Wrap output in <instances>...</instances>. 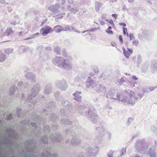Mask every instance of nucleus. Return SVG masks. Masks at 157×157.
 I'll return each instance as SVG.
<instances>
[{
	"label": "nucleus",
	"instance_id": "55",
	"mask_svg": "<svg viewBox=\"0 0 157 157\" xmlns=\"http://www.w3.org/2000/svg\"><path fill=\"white\" fill-rule=\"evenodd\" d=\"M113 152L110 151L108 155V156L109 157H113Z\"/></svg>",
	"mask_w": 157,
	"mask_h": 157
},
{
	"label": "nucleus",
	"instance_id": "2",
	"mask_svg": "<svg viewBox=\"0 0 157 157\" xmlns=\"http://www.w3.org/2000/svg\"><path fill=\"white\" fill-rule=\"evenodd\" d=\"M40 86L38 83H36L31 89V93L29 95L27 100H24V95H22V99L21 101V103L24 102L25 107H33L35 103H36L35 97L40 91Z\"/></svg>",
	"mask_w": 157,
	"mask_h": 157
},
{
	"label": "nucleus",
	"instance_id": "63",
	"mask_svg": "<svg viewBox=\"0 0 157 157\" xmlns=\"http://www.w3.org/2000/svg\"><path fill=\"white\" fill-rule=\"evenodd\" d=\"M20 123L22 125H24L26 124L25 121V120H23L21 121L20 122Z\"/></svg>",
	"mask_w": 157,
	"mask_h": 157
},
{
	"label": "nucleus",
	"instance_id": "50",
	"mask_svg": "<svg viewBox=\"0 0 157 157\" xmlns=\"http://www.w3.org/2000/svg\"><path fill=\"white\" fill-rule=\"evenodd\" d=\"M101 17L102 19L105 20V21H108V20L106 19V17L104 14L102 15L101 16Z\"/></svg>",
	"mask_w": 157,
	"mask_h": 157
},
{
	"label": "nucleus",
	"instance_id": "4",
	"mask_svg": "<svg viewBox=\"0 0 157 157\" xmlns=\"http://www.w3.org/2000/svg\"><path fill=\"white\" fill-rule=\"evenodd\" d=\"M28 86V83H26L23 85V82L22 81L19 82L18 83V86L16 87V90H18L19 91L20 90H24V88H26ZM15 86V85H13L10 89L9 93V96L13 95L14 93L16 90Z\"/></svg>",
	"mask_w": 157,
	"mask_h": 157
},
{
	"label": "nucleus",
	"instance_id": "36",
	"mask_svg": "<svg viewBox=\"0 0 157 157\" xmlns=\"http://www.w3.org/2000/svg\"><path fill=\"white\" fill-rule=\"evenodd\" d=\"M62 54L63 56L67 57H68V53L66 52V50L65 49L63 50Z\"/></svg>",
	"mask_w": 157,
	"mask_h": 157
},
{
	"label": "nucleus",
	"instance_id": "58",
	"mask_svg": "<svg viewBox=\"0 0 157 157\" xmlns=\"http://www.w3.org/2000/svg\"><path fill=\"white\" fill-rule=\"evenodd\" d=\"M31 124L32 127H34L35 128H36L37 127V125L36 123H31Z\"/></svg>",
	"mask_w": 157,
	"mask_h": 157
},
{
	"label": "nucleus",
	"instance_id": "51",
	"mask_svg": "<svg viewBox=\"0 0 157 157\" xmlns=\"http://www.w3.org/2000/svg\"><path fill=\"white\" fill-rule=\"evenodd\" d=\"M30 50V48L29 47H26L24 48L23 50V52H25L26 51H29Z\"/></svg>",
	"mask_w": 157,
	"mask_h": 157
},
{
	"label": "nucleus",
	"instance_id": "13",
	"mask_svg": "<svg viewBox=\"0 0 157 157\" xmlns=\"http://www.w3.org/2000/svg\"><path fill=\"white\" fill-rule=\"evenodd\" d=\"M52 91V88L51 85L49 84H47L44 89V93L46 94H49L51 93Z\"/></svg>",
	"mask_w": 157,
	"mask_h": 157
},
{
	"label": "nucleus",
	"instance_id": "10",
	"mask_svg": "<svg viewBox=\"0 0 157 157\" xmlns=\"http://www.w3.org/2000/svg\"><path fill=\"white\" fill-rule=\"evenodd\" d=\"M53 30L51 28L48 26H46L42 28L40 30V32H42V34L43 36H46L49 32H52Z\"/></svg>",
	"mask_w": 157,
	"mask_h": 157
},
{
	"label": "nucleus",
	"instance_id": "14",
	"mask_svg": "<svg viewBox=\"0 0 157 157\" xmlns=\"http://www.w3.org/2000/svg\"><path fill=\"white\" fill-rule=\"evenodd\" d=\"M49 53L45 52L43 51L42 52H40L39 54L40 57L42 60H46L48 58Z\"/></svg>",
	"mask_w": 157,
	"mask_h": 157
},
{
	"label": "nucleus",
	"instance_id": "40",
	"mask_svg": "<svg viewBox=\"0 0 157 157\" xmlns=\"http://www.w3.org/2000/svg\"><path fill=\"white\" fill-rule=\"evenodd\" d=\"M139 43V41L137 40H135L132 42V44L136 46H138Z\"/></svg>",
	"mask_w": 157,
	"mask_h": 157
},
{
	"label": "nucleus",
	"instance_id": "44",
	"mask_svg": "<svg viewBox=\"0 0 157 157\" xmlns=\"http://www.w3.org/2000/svg\"><path fill=\"white\" fill-rule=\"evenodd\" d=\"M105 32L106 33H108V34H113V32L111 30H109L108 29H107Z\"/></svg>",
	"mask_w": 157,
	"mask_h": 157
},
{
	"label": "nucleus",
	"instance_id": "64",
	"mask_svg": "<svg viewBox=\"0 0 157 157\" xmlns=\"http://www.w3.org/2000/svg\"><path fill=\"white\" fill-rule=\"evenodd\" d=\"M132 78L133 80H136L138 79V78L135 75L132 76Z\"/></svg>",
	"mask_w": 157,
	"mask_h": 157
},
{
	"label": "nucleus",
	"instance_id": "26",
	"mask_svg": "<svg viewBox=\"0 0 157 157\" xmlns=\"http://www.w3.org/2000/svg\"><path fill=\"white\" fill-rule=\"evenodd\" d=\"M54 51L55 53L58 54L60 55L61 54V49L60 47L58 46H57L54 49Z\"/></svg>",
	"mask_w": 157,
	"mask_h": 157
},
{
	"label": "nucleus",
	"instance_id": "43",
	"mask_svg": "<svg viewBox=\"0 0 157 157\" xmlns=\"http://www.w3.org/2000/svg\"><path fill=\"white\" fill-rule=\"evenodd\" d=\"M45 49L47 51H50L52 50V48L50 46L45 47Z\"/></svg>",
	"mask_w": 157,
	"mask_h": 157
},
{
	"label": "nucleus",
	"instance_id": "59",
	"mask_svg": "<svg viewBox=\"0 0 157 157\" xmlns=\"http://www.w3.org/2000/svg\"><path fill=\"white\" fill-rule=\"evenodd\" d=\"M27 32L25 33H24V32H20L19 33L18 35L19 36H21L22 35V33H24V35H25V34H27Z\"/></svg>",
	"mask_w": 157,
	"mask_h": 157
},
{
	"label": "nucleus",
	"instance_id": "39",
	"mask_svg": "<svg viewBox=\"0 0 157 157\" xmlns=\"http://www.w3.org/2000/svg\"><path fill=\"white\" fill-rule=\"evenodd\" d=\"M6 119L7 120L9 121L12 119V116L11 113H10L7 115Z\"/></svg>",
	"mask_w": 157,
	"mask_h": 157
},
{
	"label": "nucleus",
	"instance_id": "38",
	"mask_svg": "<svg viewBox=\"0 0 157 157\" xmlns=\"http://www.w3.org/2000/svg\"><path fill=\"white\" fill-rule=\"evenodd\" d=\"M44 47L42 45H39L37 47V48L38 50L40 52H42L43 51H42V50L43 49Z\"/></svg>",
	"mask_w": 157,
	"mask_h": 157
},
{
	"label": "nucleus",
	"instance_id": "27",
	"mask_svg": "<svg viewBox=\"0 0 157 157\" xmlns=\"http://www.w3.org/2000/svg\"><path fill=\"white\" fill-rule=\"evenodd\" d=\"M137 62V66L139 67H140V65L142 62V57L141 55H139L138 56Z\"/></svg>",
	"mask_w": 157,
	"mask_h": 157
},
{
	"label": "nucleus",
	"instance_id": "49",
	"mask_svg": "<svg viewBox=\"0 0 157 157\" xmlns=\"http://www.w3.org/2000/svg\"><path fill=\"white\" fill-rule=\"evenodd\" d=\"M119 39L120 42V43L121 44H122L123 43V39L122 36L121 35H120L119 36Z\"/></svg>",
	"mask_w": 157,
	"mask_h": 157
},
{
	"label": "nucleus",
	"instance_id": "57",
	"mask_svg": "<svg viewBox=\"0 0 157 157\" xmlns=\"http://www.w3.org/2000/svg\"><path fill=\"white\" fill-rule=\"evenodd\" d=\"M90 32V29H88V30H84V31H82V33H85L86 32H87V33L86 34V35H87V33H89Z\"/></svg>",
	"mask_w": 157,
	"mask_h": 157
},
{
	"label": "nucleus",
	"instance_id": "56",
	"mask_svg": "<svg viewBox=\"0 0 157 157\" xmlns=\"http://www.w3.org/2000/svg\"><path fill=\"white\" fill-rule=\"evenodd\" d=\"M128 51V52L129 53V54H132L133 53L132 50L131 48H127Z\"/></svg>",
	"mask_w": 157,
	"mask_h": 157
},
{
	"label": "nucleus",
	"instance_id": "53",
	"mask_svg": "<svg viewBox=\"0 0 157 157\" xmlns=\"http://www.w3.org/2000/svg\"><path fill=\"white\" fill-rule=\"evenodd\" d=\"M108 23H109L112 26L114 25V23H113V21L112 20L110 19L108 20V21H107Z\"/></svg>",
	"mask_w": 157,
	"mask_h": 157
},
{
	"label": "nucleus",
	"instance_id": "60",
	"mask_svg": "<svg viewBox=\"0 0 157 157\" xmlns=\"http://www.w3.org/2000/svg\"><path fill=\"white\" fill-rule=\"evenodd\" d=\"M119 25L121 26H123L124 27H125L126 26V24L124 22H122L121 23H119Z\"/></svg>",
	"mask_w": 157,
	"mask_h": 157
},
{
	"label": "nucleus",
	"instance_id": "25",
	"mask_svg": "<svg viewBox=\"0 0 157 157\" xmlns=\"http://www.w3.org/2000/svg\"><path fill=\"white\" fill-rule=\"evenodd\" d=\"M46 108H54L55 107V103L51 102L48 104H46L45 105Z\"/></svg>",
	"mask_w": 157,
	"mask_h": 157
},
{
	"label": "nucleus",
	"instance_id": "8",
	"mask_svg": "<svg viewBox=\"0 0 157 157\" xmlns=\"http://www.w3.org/2000/svg\"><path fill=\"white\" fill-rule=\"evenodd\" d=\"M129 96L130 99L128 100V103L132 105L134 104L135 102L138 101V98L134 95L129 94L128 95Z\"/></svg>",
	"mask_w": 157,
	"mask_h": 157
},
{
	"label": "nucleus",
	"instance_id": "45",
	"mask_svg": "<svg viewBox=\"0 0 157 157\" xmlns=\"http://www.w3.org/2000/svg\"><path fill=\"white\" fill-rule=\"evenodd\" d=\"M39 33H36L31 35V38H33L36 36H39Z\"/></svg>",
	"mask_w": 157,
	"mask_h": 157
},
{
	"label": "nucleus",
	"instance_id": "42",
	"mask_svg": "<svg viewBox=\"0 0 157 157\" xmlns=\"http://www.w3.org/2000/svg\"><path fill=\"white\" fill-rule=\"evenodd\" d=\"M124 56L127 58H129V56H130V54L128 52V51H126V52H125V54L123 53Z\"/></svg>",
	"mask_w": 157,
	"mask_h": 157
},
{
	"label": "nucleus",
	"instance_id": "15",
	"mask_svg": "<svg viewBox=\"0 0 157 157\" xmlns=\"http://www.w3.org/2000/svg\"><path fill=\"white\" fill-rule=\"evenodd\" d=\"M25 77L31 80L32 82H34L35 81V75L32 73L28 72L25 75Z\"/></svg>",
	"mask_w": 157,
	"mask_h": 157
},
{
	"label": "nucleus",
	"instance_id": "29",
	"mask_svg": "<svg viewBox=\"0 0 157 157\" xmlns=\"http://www.w3.org/2000/svg\"><path fill=\"white\" fill-rule=\"evenodd\" d=\"M50 118L52 121L55 122L56 121L57 117L56 114L52 113L50 115Z\"/></svg>",
	"mask_w": 157,
	"mask_h": 157
},
{
	"label": "nucleus",
	"instance_id": "24",
	"mask_svg": "<svg viewBox=\"0 0 157 157\" xmlns=\"http://www.w3.org/2000/svg\"><path fill=\"white\" fill-rule=\"evenodd\" d=\"M79 11V9L78 7H74L70 9V13H73L75 14L77 13Z\"/></svg>",
	"mask_w": 157,
	"mask_h": 157
},
{
	"label": "nucleus",
	"instance_id": "33",
	"mask_svg": "<svg viewBox=\"0 0 157 157\" xmlns=\"http://www.w3.org/2000/svg\"><path fill=\"white\" fill-rule=\"evenodd\" d=\"M62 104L63 105V107H67L68 105L69 102L65 100L64 99L62 100L61 101Z\"/></svg>",
	"mask_w": 157,
	"mask_h": 157
},
{
	"label": "nucleus",
	"instance_id": "54",
	"mask_svg": "<svg viewBox=\"0 0 157 157\" xmlns=\"http://www.w3.org/2000/svg\"><path fill=\"white\" fill-rule=\"evenodd\" d=\"M47 21V19L44 20L42 21V22H41L40 26H43V25L44 24H45V23H46V22Z\"/></svg>",
	"mask_w": 157,
	"mask_h": 157
},
{
	"label": "nucleus",
	"instance_id": "11",
	"mask_svg": "<svg viewBox=\"0 0 157 157\" xmlns=\"http://www.w3.org/2000/svg\"><path fill=\"white\" fill-rule=\"evenodd\" d=\"M151 70L152 73L157 71V60H154L151 61Z\"/></svg>",
	"mask_w": 157,
	"mask_h": 157
},
{
	"label": "nucleus",
	"instance_id": "28",
	"mask_svg": "<svg viewBox=\"0 0 157 157\" xmlns=\"http://www.w3.org/2000/svg\"><path fill=\"white\" fill-rule=\"evenodd\" d=\"M60 28H61V26H60L57 25L54 27V30L56 32L59 33L61 32Z\"/></svg>",
	"mask_w": 157,
	"mask_h": 157
},
{
	"label": "nucleus",
	"instance_id": "34",
	"mask_svg": "<svg viewBox=\"0 0 157 157\" xmlns=\"http://www.w3.org/2000/svg\"><path fill=\"white\" fill-rule=\"evenodd\" d=\"M13 51V49H12L9 48H8L6 50H5V53H6L7 54H10Z\"/></svg>",
	"mask_w": 157,
	"mask_h": 157
},
{
	"label": "nucleus",
	"instance_id": "62",
	"mask_svg": "<svg viewBox=\"0 0 157 157\" xmlns=\"http://www.w3.org/2000/svg\"><path fill=\"white\" fill-rule=\"evenodd\" d=\"M111 16L113 17L115 19H117V15L116 14H112Z\"/></svg>",
	"mask_w": 157,
	"mask_h": 157
},
{
	"label": "nucleus",
	"instance_id": "5",
	"mask_svg": "<svg viewBox=\"0 0 157 157\" xmlns=\"http://www.w3.org/2000/svg\"><path fill=\"white\" fill-rule=\"evenodd\" d=\"M56 86V87L61 90H65L67 88L68 85L66 83V81L63 79L57 80L55 82Z\"/></svg>",
	"mask_w": 157,
	"mask_h": 157
},
{
	"label": "nucleus",
	"instance_id": "1",
	"mask_svg": "<svg viewBox=\"0 0 157 157\" xmlns=\"http://www.w3.org/2000/svg\"><path fill=\"white\" fill-rule=\"evenodd\" d=\"M49 127L47 125L44 126L43 128V132L45 135L44 136H41L40 140L41 142H40V144L41 142L43 143V147L44 151L46 149H47L48 151L50 150L51 146H50V147L48 148V139H49L53 143L55 142H60L62 139L61 135L58 133L52 134L50 136L49 138H48V135L47 134L49 133Z\"/></svg>",
	"mask_w": 157,
	"mask_h": 157
},
{
	"label": "nucleus",
	"instance_id": "18",
	"mask_svg": "<svg viewBox=\"0 0 157 157\" xmlns=\"http://www.w3.org/2000/svg\"><path fill=\"white\" fill-rule=\"evenodd\" d=\"M142 35L143 37L147 38L148 37L151 36V33L150 31L145 29L142 30Z\"/></svg>",
	"mask_w": 157,
	"mask_h": 157
},
{
	"label": "nucleus",
	"instance_id": "37",
	"mask_svg": "<svg viewBox=\"0 0 157 157\" xmlns=\"http://www.w3.org/2000/svg\"><path fill=\"white\" fill-rule=\"evenodd\" d=\"M60 122L62 124H67L69 122V121L68 119H62L61 120Z\"/></svg>",
	"mask_w": 157,
	"mask_h": 157
},
{
	"label": "nucleus",
	"instance_id": "19",
	"mask_svg": "<svg viewBox=\"0 0 157 157\" xmlns=\"http://www.w3.org/2000/svg\"><path fill=\"white\" fill-rule=\"evenodd\" d=\"M36 130H34L32 131V132L35 136L36 138H39L41 135V129H38V131H36Z\"/></svg>",
	"mask_w": 157,
	"mask_h": 157
},
{
	"label": "nucleus",
	"instance_id": "41",
	"mask_svg": "<svg viewBox=\"0 0 157 157\" xmlns=\"http://www.w3.org/2000/svg\"><path fill=\"white\" fill-rule=\"evenodd\" d=\"M129 37L130 40L135 39V36L133 33H130L129 34Z\"/></svg>",
	"mask_w": 157,
	"mask_h": 157
},
{
	"label": "nucleus",
	"instance_id": "52",
	"mask_svg": "<svg viewBox=\"0 0 157 157\" xmlns=\"http://www.w3.org/2000/svg\"><path fill=\"white\" fill-rule=\"evenodd\" d=\"M16 140L13 141L12 140H10L9 142H8V144L10 145H12L14 143H16Z\"/></svg>",
	"mask_w": 157,
	"mask_h": 157
},
{
	"label": "nucleus",
	"instance_id": "61",
	"mask_svg": "<svg viewBox=\"0 0 157 157\" xmlns=\"http://www.w3.org/2000/svg\"><path fill=\"white\" fill-rule=\"evenodd\" d=\"M59 3H61L63 5L65 3V0H59Z\"/></svg>",
	"mask_w": 157,
	"mask_h": 157
},
{
	"label": "nucleus",
	"instance_id": "23",
	"mask_svg": "<svg viewBox=\"0 0 157 157\" xmlns=\"http://www.w3.org/2000/svg\"><path fill=\"white\" fill-rule=\"evenodd\" d=\"M77 25L76 24H73V25L71 26V28H69V30L71 31V30L78 33H79L80 32L77 30Z\"/></svg>",
	"mask_w": 157,
	"mask_h": 157
},
{
	"label": "nucleus",
	"instance_id": "17",
	"mask_svg": "<svg viewBox=\"0 0 157 157\" xmlns=\"http://www.w3.org/2000/svg\"><path fill=\"white\" fill-rule=\"evenodd\" d=\"M13 34V32L11 28H8L6 32V33L3 34V36H6L7 37L12 36Z\"/></svg>",
	"mask_w": 157,
	"mask_h": 157
},
{
	"label": "nucleus",
	"instance_id": "35",
	"mask_svg": "<svg viewBox=\"0 0 157 157\" xmlns=\"http://www.w3.org/2000/svg\"><path fill=\"white\" fill-rule=\"evenodd\" d=\"M108 94L110 95V97L111 98L116 99L117 98H113L114 94L112 91H110L109 92Z\"/></svg>",
	"mask_w": 157,
	"mask_h": 157
},
{
	"label": "nucleus",
	"instance_id": "48",
	"mask_svg": "<svg viewBox=\"0 0 157 157\" xmlns=\"http://www.w3.org/2000/svg\"><path fill=\"white\" fill-rule=\"evenodd\" d=\"M123 33L124 35H125L126 33H127V29L126 28L124 27L123 28Z\"/></svg>",
	"mask_w": 157,
	"mask_h": 157
},
{
	"label": "nucleus",
	"instance_id": "9",
	"mask_svg": "<svg viewBox=\"0 0 157 157\" xmlns=\"http://www.w3.org/2000/svg\"><path fill=\"white\" fill-rule=\"evenodd\" d=\"M8 132L9 133V136L10 137L13 139H17L18 138V134L16 133L15 131L12 128L8 130Z\"/></svg>",
	"mask_w": 157,
	"mask_h": 157
},
{
	"label": "nucleus",
	"instance_id": "7",
	"mask_svg": "<svg viewBox=\"0 0 157 157\" xmlns=\"http://www.w3.org/2000/svg\"><path fill=\"white\" fill-rule=\"evenodd\" d=\"M96 85V83L89 76L86 81V86L87 88H93Z\"/></svg>",
	"mask_w": 157,
	"mask_h": 157
},
{
	"label": "nucleus",
	"instance_id": "47",
	"mask_svg": "<svg viewBox=\"0 0 157 157\" xmlns=\"http://www.w3.org/2000/svg\"><path fill=\"white\" fill-rule=\"evenodd\" d=\"M81 79V78L80 77L78 76L74 79V81L76 82H78Z\"/></svg>",
	"mask_w": 157,
	"mask_h": 157
},
{
	"label": "nucleus",
	"instance_id": "20",
	"mask_svg": "<svg viewBox=\"0 0 157 157\" xmlns=\"http://www.w3.org/2000/svg\"><path fill=\"white\" fill-rule=\"evenodd\" d=\"M117 99L116 100L118 101H121L123 102H128V100H127V97L124 96V98H121L120 97V95L117 94L116 96Z\"/></svg>",
	"mask_w": 157,
	"mask_h": 157
},
{
	"label": "nucleus",
	"instance_id": "16",
	"mask_svg": "<svg viewBox=\"0 0 157 157\" xmlns=\"http://www.w3.org/2000/svg\"><path fill=\"white\" fill-rule=\"evenodd\" d=\"M81 94V92L76 91L73 94L74 96V99L78 102L80 101L81 100L82 97L80 95Z\"/></svg>",
	"mask_w": 157,
	"mask_h": 157
},
{
	"label": "nucleus",
	"instance_id": "21",
	"mask_svg": "<svg viewBox=\"0 0 157 157\" xmlns=\"http://www.w3.org/2000/svg\"><path fill=\"white\" fill-rule=\"evenodd\" d=\"M149 64L147 63H144L141 67V70L144 73H146L148 70Z\"/></svg>",
	"mask_w": 157,
	"mask_h": 157
},
{
	"label": "nucleus",
	"instance_id": "6",
	"mask_svg": "<svg viewBox=\"0 0 157 157\" xmlns=\"http://www.w3.org/2000/svg\"><path fill=\"white\" fill-rule=\"evenodd\" d=\"M60 9V5L59 3H56L54 5H52L48 8V10L56 13L59 12Z\"/></svg>",
	"mask_w": 157,
	"mask_h": 157
},
{
	"label": "nucleus",
	"instance_id": "46",
	"mask_svg": "<svg viewBox=\"0 0 157 157\" xmlns=\"http://www.w3.org/2000/svg\"><path fill=\"white\" fill-rule=\"evenodd\" d=\"M77 106V107H78V108H84L83 104H81L80 103L78 104Z\"/></svg>",
	"mask_w": 157,
	"mask_h": 157
},
{
	"label": "nucleus",
	"instance_id": "22",
	"mask_svg": "<svg viewBox=\"0 0 157 157\" xmlns=\"http://www.w3.org/2000/svg\"><path fill=\"white\" fill-rule=\"evenodd\" d=\"M95 10L96 12H98L102 5V3L96 2L95 3Z\"/></svg>",
	"mask_w": 157,
	"mask_h": 157
},
{
	"label": "nucleus",
	"instance_id": "30",
	"mask_svg": "<svg viewBox=\"0 0 157 157\" xmlns=\"http://www.w3.org/2000/svg\"><path fill=\"white\" fill-rule=\"evenodd\" d=\"M6 59V56L3 53L0 54V62H3Z\"/></svg>",
	"mask_w": 157,
	"mask_h": 157
},
{
	"label": "nucleus",
	"instance_id": "3",
	"mask_svg": "<svg viewBox=\"0 0 157 157\" xmlns=\"http://www.w3.org/2000/svg\"><path fill=\"white\" fill-rule=\"evenodd\" d=\"M52 63L55 65L59 67H62L64 69L68 70L69 68V60L63 59L61 56H57L52 60Z\"/></svg>",
	"mask_w": 157,
	"mask_h": 157
},
{
	"label": "nucleus",
	"instance_id": "32",
	"mask_svg": "<svg viewBox=\"0 0 157 157\" xmlns=\"http://www.w3.org/2000/svg\"><path fill=\"white\" fill-rule=\"evenodd\" d=\"M125 82V80L123 77L121 78L120 79H118L117 80V82L119 83V85H122L123 83Z\"/></svg>",
	"mask_w": 157,
	"mask_h": 157
},
{
	"label": "nucleus",
	"instance_id": "12",
	"mask_svg": "<svg viewBox=\"0 0 157 157\" xmlns=\"http://www.w3.org/2000/svg\"><path fill=\"white\" fill-rule=\"evenodd\" d=\"M96 91L99 93H101V95L105 94L106 93V90L104 86L100 84L98 85L96 88Z\"/></svg>",
	"mask_w": 157,
	"mask_h": 157
},
{
	"label": "nucleus",
	"instance_id": "31",
	"mask_svg": "<svg viewBox=\"0 0 157 157\" xmlns=\"http://www.w3.org/2000/svg\"><path fill=\"white\" fill-rule=\"evenodd\" d=\"M60 92L59 91H56L54 93V96L56 98V101H58L59 100V95L60 94Z\"/></svg>",
	"mask_w": 157,
	"mask_h": 157
}]
</instances>
